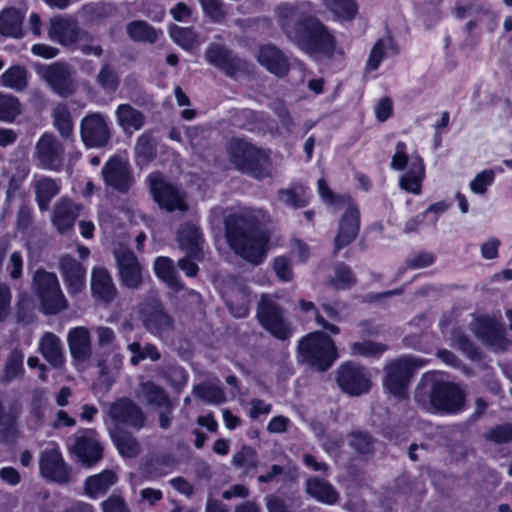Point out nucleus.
<instances>
[{
    "instance_id": "44",
    "label": "nucleus",
    "mask_w": 512,
    "mask_h": 512,
    "mask_svg": "<svg viewBox=\"0 0 512 512\" xmlns=\"http://www.w3.org/2000/svg\"><path fill=\"white\" fill-rule=\"evenodd\" d=\"M156 275L176 291L183 289L184 285L177 278L173 261L168 257H158L154 262Z\"/></svg>"
},
{
    "instance_id": "60",
    "label": "nucleus",
    "mask_w": 512,
    "mask_h": 512,
    "mask_svg": "<svg viewBox=\"0 0 512 512\" xmlns=\"http://www.w3.org/2000/svg\"><path fill=\"white\" fill-rule=\"evenodd\" d=\"M486 438L492 442L501 444L506 443L512 439V425L504 424L498 425L493 429L489 430L485 434Z\"/></svg>"
},
{
    "instance_id": "55",
    "label": "nucleus",
    "mask_w": 512,
    "mask_h": 512,
    "mask_svg": "<svg viewBox=\"0 0 512 512\" xmlns=\"http://www.w3.org/2000/svg\"><path fill=\"white\" fill-rule=\"evenodd\" d=\"M386 349V345L378 342H354L350 345V354L353 356L376 357L385 352Z\"/></svg>"
},
{
    "instance_id": "59",
    "label": "nucleus",
    "mask_w": 512,
    "mask_h": 512,
    "mask_svg": "<svg viewBox=\"0 0 512 512\" xmlns=\"http://www.w3.org/2000/svg\"><path fill=\"white\" fill-rule=\"evenodd\" d=\"M102 512H131L126 500L120 494H111L101 502Z\"/></svg>"
},
{
    "instance_id": "18",
    "label": "nucleus",
    "mask_w": 512,
    "mask_h": 512,
    "mask_svg": "<svg viewBox=\"0 0 512 512\" xmlns=\"http://www.w3.org/2000/svg\"><path fill=\"white\" fill-rule=\"evenodd\" d=\"M83 143L89 148L105 146L110 139V131L105 117L100 113L86 115L80 124Z\"/></svg>"
},
{
    "instance_id": "30",
    "label": "nucleus",
    "mask_w": 512,
    "mask_h": 512,
    "mask_svg": "<svg viewBox=\"0 0 512 512\" xmlns=\"http://www.w3.org/2000/svg\"><path fill=\"white\" fill-rule=\"evenodd\" d=\"M117 482L118 476L114 471L104 470L86 478L84 491L89 498L96 499L105 495Z\"/></svg>"
},
{
    "instance_id": "2",
    "label": "nucleus",
    "mask_w": 512,
    "mask_h": 512,
    "mask_svg": "<svg viewBox=\"0 0 512 512\" xmlns=\"http://www.w3.org/2000/svg\"><path fill=\"white\" fill-rule=\"evenodd\" d=\"M318 194L327 205L334 209L346 208L335 237V248L340 250L350 244L358 235L360 229L359 209L350 196L333 193L323 178L318 180Z\"/></svg>"
},
{
    "instance_id": "54",
    "label": "nucleus",
    "mask_w": 512,
    "mask_h": 512,
    "mask_svg": "<svg viewBox=\"0 0 512 512\" xmlns=\"http://www.w3.org/2000/svg\"><path fill=\"white\" fill-rule=\"evenodd\" d=\"M21 112V104L17 97L0 92V120L13 121Z\"/></svg>"
},
{
    "instance_id": "8",
    "label": "nucleus",
    "mask_w": 512,
    "mask_h": 512,
    "mask_svg": "<svg viewBox=\"0 0 512 512\" xmlns=\"http://www.w3.org/2000/svg\"><path fill=\"white\" fill-rule=\"evenodd\" d=\"M37 73L51 91L62 98L74 95L78 89L76 71L66 61L43 64L39 66Z\"/></svg>"
},
{
    "instance_id": "21",
    "label": "nucleus",
    "mask_w": 512,
    "mask_h": 512,
    "mask_svg": "<svg viewBox=\"0 0 512 512\" xmlns=\"http://www.w3.org/2000/svg\"><path fill=\"white\" fill-rule=\"evenodd\" d=\"M71 450L87 465L98 462L102 457L101 447L96 439V434L94 430L91 429L78 431L73 436Z\"/></svg>"
},
{
    "instance_id": "27",
    "label": "nucleus",
    "mask_w": 512,
    "mask_h": 512,
    "mask_svg": "<svg viewBox=\"0 0 512 512\" xmlns=\"http://www.w3.org/2000/svg\"><path fill=\"white\" fill-rule=\"evenodd\" d=\"M476 336L494 349H503L504 335L501 325L493 319L478 318L474 324Z\"/></svg>"
},
{
    "instance_id": "29",
    "label": "nucleus",
    "mask_w": 512,
    "mask_h": 512,
    "mask_svg": "<svg viewBox=\"0 0 512 512\" xmlns=\"http://www.w3.org/2000/svg\"><path fill=\"white\" fill-rule=\"evenodd\" d=\"M258 62L277 76L285 75L289 68L288 60L283 52L271 44L260 47Z\"/></svg>"
},
{
    "instance_id": "33",
    "label": "nucleus",
    "mask_w": 512,
    "mask_h": 512,
    "mask_svg": "<svg viewBox=\"0 0 512 512\" xmlns=\"http://www.w3.org/2000/svg\"><path fill=\"white\" fill-rule=\"evenodd\" d=\"M177 241L180 248L186 251L190 257L199 259L201 254V234L196 225H182L177 232Z\"/></svg>"
},
{
    "instance_id": "50",
    "label": "nucleus",
    "mask_w": 512,
    "mask_h": 512,
    "mask_svg": "<svg viewBox=\"0 0 512 512\" xmlns=\"http://www.w3.org/2000/svg\"><path fill=\"white\" fill-rule=\"evenodd\" d=\"M204 14L213 22L222 24L229 15L228 6L223 0H199Z\"/></svg>"
},
{
    "instance_id": "48",
    "label": "nucleus",
    "mask_w": 512,
    "mask_h": 512,
    "mask_svg": "<svg viewBox=\"0 0 512 512\" xmlns=\"http://www.w3.org/2000/svg\"><path fill=\"white\" fill-rule=\"evenodd\" d=\"M53 125L63 138H69L73 132L71 113L66 104L57 105L52 113Z\"/></svg>"
},
{
    "instance_id": "56",
    "label": "nucleus",
    "mask_w": 512,
    "mask_h": 512,
    "mask_svg": "<svg viewBox=\"0 0 512 512\" xmlns=\"http://www.w3.org/2000/svg\"><path fill=\"white\" fill-rule=\"evenodd\" d=\"M299 306L302 312L308 313L313 312L315 315V321L316 323L321 326L323 329L328 330L332 334H338L340 332V329L335 324L329 323L318 311V309L315 307L314 303L311 301H306L304 299H301L299 301Z\"/></svg>"
},
{
    "instance_id": "45",
    "label": "nucleus",
    "mask_w": 512,
    "mask_h": 512,
    "mask_svg": "<svg viewBox=\"0 0 512 512\" xmlns=\"http://www.w3.org/2000/svg\"><path fill=\"white\" fill-rule=\"evenodd\" d=\"M322 2L337 20L350 21L357 14L358 7L355 0H322Z\"/></svg>"
},
{
    "instance_id": "16",
    "label": "nucleus",
    "mask_w": 512,
    "mask_h": 512,
    "mask_svg": "<svg viewBox=\"0 0 512 512\" xmlns=\"http://www.w3.org/2000/svg\"><path fill=\"white\" fill-rule=\"evenodd\" d=\"M337 383L344 392L353 396L368 392L371 386L365 369L352 362L344 363L338 368Z\"/></svg>"
},
{
    "instance_id": "20",
    "label": "nucleus",
    "mask_w": 512,
    "mask_h": 512,
    "mask_svg": "<svg viewBox=\"0 0 512 512\" xmlns=\"http://www.w3.org/2000/svg\"><path fill=\"white\" fill-rule=\"evenodd\" d=\"M109 416L116 425H124L139 430L144 426L145 415L141 408L128 398L112 403Z\"/></svg>"
},
{
    "instance_id": "3",
    "label": "nucleus",
    "mask_w": 512,
    "mask_h": 512,
    "mask_svg": "<svg viewBox=\"0 0 512 512\" xmlns=\"http://www.w3.org/2000/svg\"><path fill=\"white\" fill-rule=\"evenodd\" d=\"M298 352L303 362L319 371L327 370L337 359L333 340L323 332H312L298 344Z\"/></svg>"
},
{
    "instance_id": "24",
    "label": "nucleus",
    "mask_w": 512,
    "mask_h": 512,
    "mask_svg": "<svg viewBox=\"0 0 512 512\" xmlns=\"http://www.w3.org/2000/svg\"><path fill=\"white\" fill-rule=\"evenodd\" d=\"M205 57L210 64L223 70L229 76H235L243 68L242 60L234 56L224 45L210 44Z\"/></svg>"
},
{
    "instance_id": "36",
    "label": "nucleus",
    "mask_w": 512,
    "mask_h": 512,
    "mask_svg": "<svg viewBox=\"0 0 512 512\" xmlns=\"http://www.w3.org/2000/svg\"><path fill=\"white\" fill-rule=\"evenodd\" d=\"M306 492L312 498L325 504H334L339 498L336 489L326 480L310 477L306 481Z\"/></svg>"
},
{
    "instance_id": "53",
    "label": "nucleus",
    "mask_w": 512,
    "mask_h": 512,
    "mask_svg": "<svg viewBox=\"0 0 512 512\" xmlns=\"http://www.w3.org/2000/svg\"><path fill=\"white\" fill-rule=\"evenodd\" d=\"M232 463L235 467L242 469L244 473L256 469L258 466L257 454L254 448L243 446L233 455Z\"/></svg>"
},
{
    "instance_id": "47",
    "label": "nucleus",
    "mask_w": 512,
    "mask_h": 512,
    "mask_svg": "<svg viewBox=\"0 0 512 512\" xmlns=\"http://www.w3.org/2000/svg\"><path fill=\"white\" fill-rule=\"evenodd\" d=\"M225 302L230 312L237 318H244L249 314V295L245 290L231 291L225 294Z\"/></svg>"
},
{
    "instance_id": "1",
    "label": "nucleus",
    "mask_w": 512,
    "mask_h": 512,
    "mask_svg": "<svg viewBox=\"0 0 512 512\" xmlns=\"http://www.w3.org/2000/svg\"><path fill=\"white\" fill-rule=\"evenodd\" d=\"M268 221L262 209H246L225 220L226 238L230 248L242 259L258 266L268 252L269 236L263 229Z\"/></svg>"
},
{
    "instance_id": "58",
    "label": "nucleus",
    "mask_w": 512,
    "mask_h": 512,
    "mask_svg": "<svg viewBox=\"0 0 512 512\" xmlns=\"http://www.w3.org/2000/svg\"><path fill=\"white\" fill-rule=\"evenodd\" d=\"M354 283L355 277L350 268L344 264L337 265L332 284L338 289H346L351 287Z\"/></svg>"
},
{
    "instance_id": "6",
    "label": "nucleus",
    "mask_w": 512,
    "mask_h": 512,
    "mask_svg": "<svg viewBox=\"0 0 512 512\" xmlns=\"http://www.w3.org/2000/svg\"><path fill=\"white\" fill-rule=\"evenodd\" d=\"M313 5L309 1H298L294 3L284 2L279 4L276 9V17L283 32L291 40L299 39L300 34L308 29L310 20L313 17Z\"/></svg>"
},
{
    "instance_id": "64",
    "label": "nucleus",
    "mask_w": 512,
    "mask_h": 512,
    "mask_svg": "<svg viewBox=\"0 0 512 512\" xmlns=\"http://www.w3.org/2000/svg\"><path fill=\"white\" fill-rule=\"evenodd\" d=\"M32 208L27 201L19 206L16 215V226L19 230H27L32 223Z\"/></svg>"
},
{
    "instance_id": "49",
    "label": "nucleus",
    "mask_w": 512,
    "mask_h": 512,
    "mask_svg": "<svg viewBox=\"0 0 512 512\" xmlns=\"http://www.w3.org/2000/svg\"><path fill=\"white\" fill-rule=\"evenodd\" d=\"M194 393L210 404H221L226 400L223 389L217 383L204 382L194 387Z\"/></svg>"
},
{
    "instance_id": "51",
    "label": "nucleus",
    "mask_w": 512,
    "mask_h": 512,
    "mask_svg": "<svg viewBox=\"0 0 512 512\" xmlns=\"http://www.w3.org/2000/svg\"><path fill=\"white\" fill-rule=\"evenodd\" d=\"M96 83L106 93H114L119 86L120 79L117 71L108 63L101 66L97 76Z\"/></svg>"
},
{
    "instance_id": "25",
    "label": "nucleus",
    "mask_w": 512,
    "mask_h": 512,
    "mask_svg": "<svg viewBox=\"0 0 512 512\" xmlns=\"http://www.w3.org/2000/svg\"><path fill=\"white\" fill-rule=\"evenodd\" d=\"M60 271L70 294H78L84 289L86 271L75 258L64 255L60 260Z\"/></svg>"
},
{
    "instance_id": "46",
    "label": "nucleus",
    "mask_w": 512,
    "mask_h": 512,
    "mask_svg": "<svg viewBox=\"0 0 512 512\" xmlns=\"http://www.w3.org/2000/svg\"><path fill=\"white\" fill-rule=\"evenodd\" d=\"M169 33L172 40L187 51H191L201 44L197 33L191 27L173 25Z\"/></svg>"
},
{
    "instance_id": "19",
    "label": "nucleus",
    "mask_w": 512,
    "mask_h": 512,
    "mask_svg": "<svg viewBox=\"0 0 512 512\" xmlns=\"http://www.w3.org/2000/svg\"><path fill=\"white\" fill-rule=\"evenodd\" d=\"M121 283L130 289L142 284V268L135 254L128 248L119 247L114 252Z\"/></svg>"
},
{
    "instance_id": "63",
    "label": "nucleus",
    "mask_w": 512,
    "mask_h": 512,
    "mask_svg": "<svg viewBox=\"0 0 512 512\" xmlns=\"http://www.w3.org/2000/svg\"><path fill=\"white\" fill-rule=\"evenodd\" d=\"M385 47L386 43L381 39L374 44L366 64L368 70H376L379 67L385 55Z\"/></svg>"
},
{
    "instance_id": "41",
    "label": "nucleus",
    "mask_w": 512,
    "mask_h": 512,
    "mask_svg": "<svg viewBox=\"0 0 512 512\" xmlns=\"http://www.w3.org/2000/svg\"><path fill=\"white\" fill-rule=\"evenodd\" d=\"M110 434L114 445L122 456L133 458L139 454L140 445L132 434L117 427L111 430Z\"/></svg>"
},
{
    "instance_id": "11",
    "label": "nucleus",
    "mask_w": 512,
    "mask_h": 512,
    "mask_svg": "<svg viewBox=\"0 0 512 512\" xmlns=\"http://www.w3.org/2000/svg\"><path fill=\"white\" fill-rule=\"evenodd\" d=\"M294 43L309 54H332L335 49L333 35L318 19L310 20L308 29L304 30Z\"/></svg>"
},
{
    "instance_id": "23",
    "label": "nucleus",
    "mask_w": 512,
    "mask_h": 512,
    "mask_svg": "<svg viewBox=\"0 0 512 512\" xmlns=\"http://www.w3.org/2000/svg\"><path fill=\"white\" fill-rule=\"evenodd\" d=\"M81 210V204L62 197L54 205L51 222L59 233H67L74 227L75 220Z\"/></svg>"
},
{
    "instance_id": "26",
    "label": "nucleus",
    "mask_w": 512,
    "mask_h": 512,
    "mask_svg": "<svg viewBox=\"0 0 512 512\" xmlns=\"http://www.w3.org/2000/svg\"><path fill=\"white\" fill-rule=\"evenodd\" d=\"M105 182L118 191L125 192L131 185V176L128 166L119 159H111L102 168Z\"/></svg>"
},
{
    "instance_id": "31",
    "label": "nucleus",
    "mask_w": 512,
    "mask_h": 512,
    "mask_svg": "<svg viewBox=\"0 0 512 512\" xmlns=\"http://www.w3.org/2000/svg\"><path fill=\"white\" fill-rule=\"evenodd\" d=\"M33 189L38 207L44 212L49 209L51 200L59 194L60 185L53 178L40 176L34 179Z\"/></svg>"
},
{
    "instance_id": "62",
    "label": "nucleus",
    "mask_w": 512,
    "mask_h": 512,
    "mask_svg": "<svg viewBox=\"0 0 512 512\" xmlns=\"http://www.w3.org/2000/svg\"><path fill=\"white\" fill-rule=\"evenodd\" d=\"M350 446L359 454H369L372 451V439L364 433H353L351 435Z\"/></svg>"
},
{
    "instance_id": "28",
    "label": "nucleus",
    "mask_w": 512,
    "mask_h": 512,
    "mask_svg": "<svg viewBox=\"0 0 512 512\" xmlns=\"http://www.w3.org/2000/svg\"><path fill=\"white\" fill-rule=\"evenodd\" d=\"M91 290L93 296L109 303L117 296V289L110 273L104 268H94L91 277Z\"/></svg>"
},
{
    "instance_id": "52",
    "label": "nucleus",
    "mask_w": 512,
    "mask_h": 512,
    "mask_svg": "<svg viewBox=\"0 0 512 512\" xmlns=\"http://www.w3.org/2000/svg\"><path fill=\"white\" fill-rule=\"evenodd\" d=\"M23 359L24 355L21 350L15 348L9 353L5 364L3 379L10 382L23 374Z\"/></svg>"
},
{
    "instance_id": "42",
    "label": "nucleus",
    "mask_w": 512,
    "mask_h": 512,
    "mask_svg": "<svg viewBox=\"0 0 512 512\" xmlns=\"http://www.w3.org/2000/svg\"><path fill=\"white\" fill-rule=\"evenodd\" d=\"M134 150L137 165L140 166L147 165L156 157V143L152 131H146L138 137Z\"/></svg>"
},
{
    "instance_id": "17",
    "label": "nucleus",
    "mask_w": 512,
    "mask_h": 512,
    "mask_svg": "<svg viewBox=\"0 0 512 512\" xmlns=\"http://www.w3.org/2000/svg\"><path fill=\"white\" fill-rule=\"evenodd\" d=\"M40 473L43 477L58 483L70 480L71 470L54 443L46 447L40 456Z\"/></svg>"
},
{
    "instance_id": "22",
    "label": "nucleus",
    "mask_w": 512,
    "mask_h": 512,
    "mask_svg": "<svg viewBox=\"0 0 512 512\" xmlns=\"http://www.w3.org/2000/svg\"><path fill=\"white\" fill-rule=\"evenodd\" d=\"M71 357L77 364H84L92 357L90 330L85 326L71 328L67 334Z\"/></svg>"
},
{
    "instance_id": "39",
    "label": "nucleus",
    "mask_w": 512,
    "mask_h": 512,
    "mask_svg": "<svg viewBox=\"0 0 512 512\" xmlns=\"http://www.w3.org/2000/svg\"><path fill=\"white\" fill-rule=\"evenodd\" d=\"M278 200L294 209L305 207L309 203L308 188L300 183H293L286 189H281L277 194Z\"/></svg>"
},
{
    "instance_id": "9",
    "label": "nucleus",
    "mask_w": 512,
    "mask_h": 512,
    "mask_svg": "<svg viewBox=\"0 0 512 512\" xmlns=\"http://www.w3.org/2000/svg\"><path fill=\"white\" fill-rule=\"evenodd\" d=\"M424 364V360L414 356H405L392 361L385 367L384 388L395 396L403 397L414 370Z\"/></svg>"
},
{
    "instance_id": "10",
    "label": "nucleus",
    "mask_w": 512,
    "mask_h": 512,
    "mask_svg": "<svg viewBox=\"0 0 512 512\" xmlns=\"http://www.w3.org/2000/svg\"><path fill=\"white\" fill-rule=\"evenodd\" d=\"M140 317L145 328L157 336L169 333L174 328L173 318L164 309L155 293L149 294L141 303Z\"/></svg>"
},
{
    "instance_id": "34",
    "label": "nucleus",
    "mask_w": 512,
    "mask_h": 512,
    "mask_svg": "<svg viewBox=\"0 0 512 512\" xmlns=\"http://www.w3.org/2000/svg\"><path fill=\"white\" fill-rule=\"evenodd\" d=\"M115 114L118 125L125 133L138 131L145 124V115L130 104H120Z\"/></svg>"
},
{
    "instance_id": "61",
    "label": "nucleus",
    "mask_w": 512,
    "mask_h": 512,
    "mask_svg": "<svg viewBox=\"0 0 512 512\" xmlns=\"http://www.w3.org/2000/svg\"><path fill=\"white\" fill-rule=\"evenodd\" d=\"M273 269L281 281L289 282L292 280V263L288 258L283 256L275 258Z\"/></svg>"
},
{
    "instance_id": "14",
    "label": "nucleus",
    "mask_w": 512,
    "mask_h": 512,
    "mask_svg": "<svg viewBox=\"0 0 512 512\" xmlns=\"http://www.w3.org/2000/svg\"><path fill=\"white\" fill-rule=\"evenodd\" d=\"M34 158L42 169L60 171L64 162V147L52 133H44L36 142Z\"/></svg>"
},
{
    "instance_id": "57",
    "label": "nucleus",
    "mask_w": 512,
    "mask_h": 512,
    "mask_svg": "<svg viewBox=\"0 0 512 512\" xmlns=\"http://www.w3.org/2000/svg\"><path fill=\"white\" fill-rule=\"evenodd\" d=\"M494 178L495 173L493 170H483L470 182V190L475 194H484L487 191L488 186L494 182Z\"/></svg>"
},
{
    "instance_id": "12",
    "label": "nucleus",
    "mask_w": 512,
    "mask_h": 512,
    "mask_svg": "<svg viewBox=\"0 0 512 512\" xmlns=\"http://www.w3.org/2000/svg\"><path fill=\"white\" fill-rule=\"evenodd\" d=\"M430 404L438 412L454 414L459 412L465 404L464 391L451 382H437L430 393Z\"/></svg>"
},
{
    "instance_id": "7",
    "label": "nucleus",
    "mask_w": 512,
    "mask_h": 512,
    "mask_svg": "<svg viewBox=\"0 0 512 512\" xmlns=\"http://www.w3.org/2000/svg\"><path fill=\"white\" fill-rule=\"evenodd\" d=\"M256 318L266 331L279 340H286L292 335L290 323L285 316V309L278 303L274 295L262 294L260 296Z\"/></svg>"
},
{
    "instance_id": "13",
    "label": "nucleus",
    "mask_w": 512,
    "mask_h": 512,
    "mask_svg": "<svg viewBox=\"0 0 512 512\" xmlns=\"http://www.w3.org/2000/svg\"><path fill=\"white\" fill-rule=\"evenodd\" d=\"M48 37L64 47L75 46L78 40H91V34L79 27L78 21L69 16H58L50 20Z\"/></svg>"
},
{
    "instance_id": "43",
    "label": "nucleus",
    "mask_w": 512,
    "mask_h": 512,
    "mask_svg": "<svg viewBox=\"0 0 512 512\" xmlns=\"http://www.w3.org/2000/svg\"><path fill=\"white\" fill-rule=\"evenodd\" d=\"M0 84L17 92L25 90L28 85L27 70L20 65L11 66L0 76Z\"/></svg>"
},
{
    "instance_id": "35",
    "label": "nucleus",
    "mask_w": 512,
    "mask_h": 512,
    "mask_svg": "<svg viewBox=\"0 0 512 512\" xmlns=\"http://www.w3.org/2000/svg\"><path fill=\"white\" fill-rule=\"evenodd\" d=\"M39 349L42 356L54 367L64 363V354L61 340L54 333L46 332L40 339Z\"/></svg>"
},
{
    "instance_id": "4",
    "label": "nucleus",
    "mask_w": 512,
    "mask_h": 512,
    "mask_svg": "<svg viewBox=\"0 0 512 512\" xmlns=\"http://www.w3.org/2000/svg\"><path fill=\"white\" fill-rule=\"evenodd\" d=\"M229 154L232 163L238 170L257 179L268 176L270 159L265 150L244 140L234 139L229 145Z\"/></svg>"
},
{
    "instance_id": "37",
    "label": "nucleus",
    "mask_w": 512,
    "mask_h": 512,
    "mask_svg": "<svg viewBox=\"0 0 512 512\" xmlns=\"http://www.w3.org/2000/svg\"><path fill=\"white\" fill-rule=\"evenodd\" d=\"M137 395L147 405L156 408H170L171 406V401L165 390L152 381L142 382Z\"/></svg>"
},
{
    "instance_id": "15",
    "label": "nucleus",
    "mask_w": 512,
    "mask_h": 512,
    "mask_svg": "<svg viewBox=\"0 0 512 512\" xmlns=\"http://www.w3.org/2000/svg\"><path fill=\"white\" fill-rule=\"evenodd\" d=\"M149 180L154 200L162 208L170 212L174 210L184 212L188 209L185 195L176 186L166 181L161 174H151Z\"/></svg>"
},
{
    "instance_id": "40",
    "label": "nucleus",
    "mask_w": 512,
    "mask_h": 512,
    "mask_svg": "<svg viewBox=\"0 0 512 512\" xmlns=\"http://www.w3.org/2000/svg\"><path fill=\"white\" fill-rule=\"evenodd\" d=\"M126 33L134 42L155 43L162 31L144 20H134L127 24Z\"/></svg>"
},
{
    "instance_id": "38",
    "label": "nucleus",
    "mask_w": 512,
    "mask_h": 512,
    "mask_svg": "<svg viewBox=\"0 0 512 512\" xmlns=\"http://www.w3.org/2000/svg\"><path fill=\"white\" fill-rule=\"evenodd\" d=\"M23 16L15 8H6L0 12V34L5 37L20 38L23 35L22 30Z\"/></svg>"
},
{
    "instance_id": "32",
    "label": "nucleus",
    "mask_w": 512,
    "mask_h": 512,
    "mask_svg": "<svg viewBox=\"0 0 512 512\" xmlns=\"http://www.w3.org/2000/svg\"><path fill=\"white\" fill-rule=\"evenodd\" d=\"M424 177V164L420 156L410 157L409 169L400 178V187L410 193L419 194Z\"/></svg>"
},
{
    "instance_id": "5",
    "label": "nucleus",
    "mask_w": 512,
    "mask_h": 512,
    "mask_svg": "<svg viewBox=\"0 0 512 512\" xmlns=\"http://www.w3.org/2000/svg\"><path fill=\"white\" fill-rule=\"evenodd\" d=\"M32 289L40 303V310L47 315L60 313L68 308L55 273L37 270L32 281Z\"/></svg>"
}]
</instances>
